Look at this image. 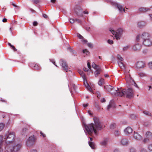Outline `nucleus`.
Returning a JSON list of instances; mask_svg holds the SVG:
<instances>
[{
    "label": "nucleus",
    "mask_w": 152,
    "mask_h": 152,
    "mask_svg": "<svg viewBox=\"0 0 152 152\" xmlns=\"http://www.w3.org/2000/svg\"><path fill=\"white\" fill-rule=\"evenodd\" d=\"M126 82L129 84V85H134L136 87L138 88L137 85L130 76L126 77Z\"/></svg>",
    "instance_id": "1a4fd4ad"
},
{
    "label": "nucleus",
    "mask_w": 152,
    "mask_h": 152,
    "mask_svg": "<svg viewBox=\"0 0 152 152\" xmlns=\"http://www.w3.org/2000/svg\"><path fill=\"white\" fill-rule=\"evenodd\" d=\"M105 100L104 98H103L101 100V102H105Z\"/></svg>",
    "instance_id": "e2e57ef3"
},
{
    "label": "nucleus",
    "mask_w": 152,
    "mask_h": 152,
    "mask_svg": "<svg viewBox=\"0 0 152 152\" xmlns=\"http://www.w3.org/2000/svg\"><path fill=\"white\" fill-rule=\"evenodd\" d=\"M36 137L34 135L30 137L27 140L26 144L28 145L34 144L37 140Z\"/></svg>",
    "instance_id": "6e6552de"
},
{
    "label": "nucleus",
    "mask_w": 152,
    "mask_h": 152,
    "mask_svg": "<svg viewBox=\"0 0 152 152\" xmlns=\"http://www.w3.org/2000/svg\"><path fill=\"white\" fill-rule=\"evenodd\" d=\"M78 72L79 74L84 79L85 78V73L82 71L81 70H78Z\"/></svg>",
    "instance_id": "bb28decb"
},
{
    "label": "nucleus",
    "mask_w": 152,
    "mask_h": 152,
    "mask_svg": "<svg viewBox=\"0 0 152 152\" xmlns=\"http://www.w3.org/2000/svg\"><path fill=\"white\" fill-rule=\"evenodd\" d=\"M42 16L45 18H46L48 17L47 15L43 13L42 14Z\"/></svg>",
    "instance_id": "bf43d9fd"
},
{
    "label": "nucleus",
    "mask_w": 152,
    "mask_h": 152,
    "mask_svg": "<svg viewBox=\"0 0 152 152\" xmlns=\"http://www.w3.org/2000/svg\"><path fill=\"white\" fill-rule=\"evenodd\" d=\"M83 69L85 72H87L88 70V69L87 68H84Z\"/></svg>",
    "instance_id": "69168bd1"
},
{
    "label": "nucleus",
    "mask_w": 152,
    "mask_h": 152,
    "mask_svg": "<svg viewBox=\"0 0 152 152\" xmlns=\"http://www.w3.org/2000/svg\"><path fill=\"white\" fill-rule=\"evenodd\" d=\"M130 152H137L135 149L133 148H131L130 149Z\"/></svg>",
    "instance_id": "09e8293b"
},
{
    "label": "nucleus",
    "mask_w": 152,
    "mask_h": 152,
    "mask_svg": "<svg viewBox=\"0 0 152 152\" xmlns=\"http://www.w3.org/2000/svg\"><path fill=\"white\" fill-rule=\"evenodd\" d=\"M140 75L141 77H143L144 76V74L143 73H140L139 74Z\"/></svg>",
    "instance_id": "338daca9"
},
{
    "label": "nucleus",
    "mask_w": 152,
    "mask_h": 152,
    "mask_svg": "<svg viewBox=\"0 0 152 152\" xmlns=\"http://www.w3.org/2000/svg\"><path fill=\"white\" fill-rule=\"evenodd\" d=\"M120 132L119 131L116 130L114 132V134L116 136H119L120 135Z\"/></svg>",
    "instance_id": "4c0bfd02"
},
{
    "label": "nucleus",
    "mask_w": 152,
    "mask_h": 152,
    "mask_svg": "<svg viewBox=\"0 0 152 152\" xmlns=\"http://www.w3.org/2000/svg\"><path fill=\"white\" fill-rule=\"evenodd\" d=\"M115 92L112 93L117 96H122L125 94H126V97L129 99L132 98L134 96V91L131 88H129L127 90L124 89L122 90H118V91L116 90Z\"/></svg>",
    "instance_id": "f03ea898"
},
{
    "label": "nucleus",
    "mask_w": 152,
    "mask_h": 152,
    "mask_svg": "<svg viewBox=\"0 0 152 152\" xmlns=\"http://www.w3.org/2000/svg\"><path fill=\"white\" fill-rule=\"evenodd\" d=\"M115 5L117 6V8L120 12H121L122 11H124V12H125L124 8H123L122 5L117 3H115Z\"/></svg>",
    "instance_id": "dca6fc26"
},
{
    "label": "nucleus",
    "mask_w": 152,
    "mask_h": 152,
    "mask_svg": "<svg viewBox=\"0 0 152 152\" xmlns=\"http://www.w3.org/2000/svg\"><path fill=\"white\" fill-rule=\"evenodd\" d=\"M75 21V20L74 19L72 18L70 19V22L71 23H74Z\"/></svg>",
    "instance_id": "a18cd8bd"
},
{
    "label": "nucleus",
    "mask_w": 152,
    "mask_h": 152,
    "mask_svg": "<svg viewBox=\"0 0 152 152\" xmlns=\"http://www.w3.org/2000/svg\"><path fill=\"white\" fill-rule=\"evenodd\" d=\"M115 107V105L114 103L112 102H110L109 103V104L108 105L107 110H109L111 108H114Z\"/></svg>",
    "instance_id": "f3484780"
},
{
    "label": "nucleus",
    "mask_w": 152,
    "mask_h": 152,
    "mask_svg": "<svg viewBox=\"0 0 152 152\" xmlns=\"http://www.w3.org/2000/svg\"><path fill=\"white\" fill-rule=\"evenodd\" d=\"M87 45L90 48H92L93 47V45L91 43H87Z\"/></svg>",
    "instance_id": "a19ab883"
},
{
    "label": "nucleus",
    "mask_w": 152,
    "mask_h": 152,
    "mask_svg": "<svg viewBox=\"0 0 152 152\" xmlns=\"http://www.w3.org/2000/svg\"><path fill=\"white\" fill-rule=\"evenodd\" d=\"M107 42L110 44H112L113 43V40L110 39H108V40Z\"/></svg>",
    "instance_id": "49530a36"
},
{
    "label": "nucleus",
    "mask_w": 152,
    "mask_h": 152,
    "mask_svg": "<svg viewBox=\"0 0 152 152\" xmlns=\"http://www.w3.org/2000/svg\"><path fill=\"white\" fill-rule=\"evenodd\" d=\"M142 48L141 45L137 44L134 45L133 47V49L134 50L139 51Z\"/></svg>",
    "instance_id": "4468645a"
},
{
    "label": "nucleus",
    "mask_w": 152,
    "mask_h": 152,
    "mask_svg": "<svg viewBox=\"0 0 152 152\" xmlns=\"http://www.w3.org/2000/svg\"><path fill=\"white\" fill-rule=\"evenodd\" d=\"M34 4H37L39 3L40 1L39 0H30Z\"/></svg>",
    "instance_id": "72a5a7b5"
},
{
    "label": "nucleus",
    "mask_w": 152,
    "mask_h": 152,
    "mask_svg": "<svg viewBox=\"0 0 152 152\" xmlns=\"http://www.w3.org/2000/svg\"><path fill=\"white\" fill-rule=\"evenodd\" d=\"M7 21V19L6 18H4L2 20V21L3 22H6Z\"/></svg>",
    "instance_id": "0e129e2a"
},
{
    "label": "nucleus",
    "mask_w": 152,
    "mask_h": 152,
    "mask_svg": "<svg viewBox=\"0 0 152 152\" xmlns=\"http://www.w3.org/2000/svg\"><path fill=\"white\" fill-rule=\"evenodd\" d=\"M4 124L2 123H0V131H1L4 128Z\"/></svg>",
    "instance_id": "c9c22d12"
},
{
    "label": "nucleus",
    "mask_w": 152,
    "mask_h": 152,
    "mask_svg": "<svg viewBox=\"0 0 152 152\" xmlns=\"http://www.w3.org/2000/svg\"><path fill=\"white\" fill-rule=\"evenodd\" d=\"M132 132V128L130 127H127L124 130V132L126 134H128L131 133Z\"/></svg>",
    "instance_id": "a211bd4d"
},
{
    "label": "nucleus",
    "mask_w": 152,
    "mask_h": 152,
    "mask_svg": "<svg viewBox=\"0 0 152 152\" xmlns=\"http://www.w3.org/2000/svg\"><path fill=\"white\" fill-rule=\"evenodd\" d=\"M83 53H86L87 55L89 53V52L87 50L85 49L83 50Z\"/></svg>",
    "instance_id": "58836bf2"
},
{
    "label": "nucleus",
    "mask_w": 152,
    "mask_h": 152,
    "mask_svg": "<svg viewBox=\"0 0 152 152\" xmlns=\"http://www.w3.org/2000/svg\"><path fill=\"white\" fill-rule=\"evenodd\" d=\"M117 58L119 60L121 61H122L123 60V58L120 55H118L117 56Z\"/></svg>",
    "instance_id": "e433bc0d"
},
{
    "label": "nucleus",
    "mask_w": 152,
    "mask_h": 152,
    "mask_svg": "<svg viewBox=\"0 0 152 152\" xmlns=\"http://www.w3.org/2000/svg\"><path fill=\"white\" fill-rule=\"evenodd\" d=\"M60 61L61 62V66L63 70H64L66 72H67L68 68L66 63L62 59Z\"/></svg>",
    "instance_id": "9b49d317"
},
{
    "label": "nucleus",
    "mask_w": 152,
    "mask_h": 152,
    "mask_svg": "<svg viewBox=\"0 0 152 152\" xmlns=\"http://www.w3.org/2000/svg\"><path fill=\"white\" fill-rule=\"evenodd\" d=\"M84 84L85 85L86 87L92 93H93V92L91 90V88L90 87V86H89V84L87 82H86L85 83V81L84 82Z\"/></svg>",
    "instance_id": "4be33fe9"
},
{
    "label": "nucleus",
    "mask_w": 152,
    "mask_h": 152,
    "mask_svg": "<svg viewBox=\"0 0 152 152\" xmlns=\"http://www.w3.org/2000/svg\"><path fill=\"white\" fill-rule=\"evenodd\" d=\"M129 48V46L127 45L124 47L123 48V50L125 51L127 50Z\"/></svg>",
    "instance_id": "c03bdc74"
},
{
    "label": "nucleus",
    "mask_w": 152,
    "mask_h": 152,
    "mask_svg": "<svg viewBox=\"0 0 152 152\" xmlns=\"http://www.w3.org/2000/svg\"><path fill=\"white\" fill-rule=\"evenodd\" d=\"M143 113L146 115L148 116H151V114L149 112L147 111H143Z\"/></svg>",
    "instance_id": "f704fd0d"
},
{
    "label": "nucleus",
    "mask_w": 152,
    "mask_h": 152,
    "mask_svg": "<svg viewBox=\"0 0 152 152\" xmlns=\"http://www.w3.org/2000/svg\"><path fill=\"white\" fill-rule=\"evenodd\" d=\"M93 120L94 123V124L91 123L88 125H84L86 130L90 135H91L94 132L96 134V130H100L102 128V126L99 118L94 117Z\"/></svg>",
    "instance_id": "f257e3e1"
},
{
    "label": "nucleus",
    "mask_w": 152,
    "mask_h": 152,
    "mask_svg": "<svg viewBox=\"0 0 152 152\" xmlns=\"http://www.w3.org/2000/svg\"><path fill=\"white\" fill-rule=\"evenodd\" d=\"M104 88L107 90V91L108 92H110L112 95L117 96V95L115 94H112V93L113 92H115V90H116L117 91H118V90H120V89H119L118 88H117V89H115L114 87L110 85H106L104 86Z\"/></svg>",
    "instance_id": "0eeeda50"
},
{
    "label": "nucleus",
    "mask_w": 152,
    "mask_h": 152,
    "mask_svg": "<svg viewBox=\"0 0 152 152\" xmlns=\"http://www.w3.org/2000/svg\"><path fill=\"white\" fill-rule=\"evenodd\" d=\"M30 127L29 126H28L27 127V128H24L23 129L22 132H21V134L22 135H24L25 134L26 132L28 130V128Z\"/></svg>",
    "instance_id": "a878e982"
},
{
    "label": "nucleus",
    "mask_w": 152,
    "mask_h": 152,
    "mask_svg": "<svg viewBox=\"0 0 152 152\" xmlns=\"http://www.w3.org/2000/svg\"><path fill=\"white\" fill-rule=\"evenodd\" d=\"M92 66L94 69H99V67L94 62H93L92 64Z\"/></svg>",
    "instance_id": "7c9ffc66"
},
{
    "label": "nucleus",
    "mask_w": 152,
    "mask_h": 152,
    "mask_svg": "<svg viewBox=\"0 0 152 152\" xmlns=\"http://www.w3.org/2000/svg\"><path fill=\"white\" fill-rule=\"evenodd\" d=\"M111 32L113 35H115L116 39L118 40L120 39L123 32L121 28H119L116 31L113 30H110Z\"/></svg>",
    "instance_id": "39448f33"
},
{
    "label": "nucleus",
    "mask_w": 152,
    "mask_h": 152,
    "mask_svg": "<svg viewBox=\"0 0 152 152\" xmlns=\"http://www.w3.org/2000/svg\"><path fill=\"white\" fill-rule=\"evenodd\" d=\"M141 152H147V151L145 149L142 148L141 150Z\"/></svg>",
    "instance_id": "4d7b16f0"
},
{
    "label": "nucleus",
    "mask_w": 152,
    "mask_h": 152,
    "mask_svg": "<svg viewBox=\"0 0 152 152\" xmlns=\"http://www.w3.org/2000/svg\"><path fill=\"white\" fill-rule=\"evenodd\" d=\"M81 41L84 43H86L87 42V41L86 40L84 39H83L81 40Z\"/></svg>",
    "instance_id": "052dcab7"
},
{
    "label": "nucleus",
    "mask_w": 152,
    "mask_h": 152,
    "mask_svg": "<svg viewBox=\"0 0 152 152\" xmlns=\"http://www.w3.org/2000/svg\"><path fill=\"white\" fill-rule=\"evenodd\" d=\"M138 26L139 28H142L144 27L145 25V23L144 21H140L138 23Z\"/></svg>",
    "instance_id": "412c9836"
},
{
    "label": "nucleus",
    "mask_w": 152,
    "mask_h": 152,
    "mask_svg": "<svg viewBox=\"0 0 152 152\" xmlns=\"http://www.w3.org/2000/svg\"><path fill=\"white\" fill-rule=\"evenodd\" d=\"M142 41L143 45L149 47L152 45V42L150 39V38Z\"/></svg>",
    "instance_id": "f8f14e48"
},
{
    "label": "nucleus",
    "mask_w": 152,
    "mask_h": 152,
    "mask_svg": "<svg viewBox=\"0 0 152 152\" xmlns=\"http://www.w3.org/2000/svg\"><path fill=\"white\" fill-rule=\"evenodd\" d=\"M87 65H88V67L90 69H91V65H90V63L89 62H88L87 63Z\"/></svg>",
    "instance_id": "680f3d73"
},
{
    "label": "nucleus",
    "mask_w": 152,
    "mask_h": 152,
    "mask_svg": "<svg viewBox=\"0 0 152 152\" xmlns=\"http://www.w3.org/2000/svg\"><path fill=\"white\" fill-rule=\"evenodd\" d=\"M151 9L150 8H148L145 7H140L139 9V11L141 13H145L150 11Z\"/></svg>",
    "instance_id": "2eb2a0df"
},
{
    "label": "nucleus",
    "mask_w": 152,
    "mask_h": 152,
    "mask_svg": "<svg viewBox=\"0 0 152 152\" xmlns=\"http://www.w3.org/2000/svg\"><path fill=\"white\" fill-rule=\"evenodd\" d=\"M108 141V139L107 138H104L101 142V144L102 145H107Z\"/></svg>",
    "instance_id": "5701e85b"
},
{
    "label": "nucleus",
    "mask_w": 152,
    "mask_h": 152,
    "mask_svg": "<svg viewBox=\"0 0 152 152\" xmlns=\"http://www.w3.org/2000/svg\"><path fill=\"white\" fill-rule=\"evenodd\" d=\"M3 137L1 136H0V145L2 143L3 141Z\"/></svg>",
    "instance_id": "6e6d98bb"
},
{
    "label": "nucleus",
    "mask_w": 152,
    "mask_h": 152,
    "mask_svg": "<svg viewBox=\"0 0 152 152\" xmlns=\"http://www.w3.org/2000/svg\"><path fill=\"white\" fill-rule=\"evenodd\" d=\"M114 126V124H112L110 126V128L111 129H113V127Z\"/></svg>",
    "instance_id": "774afa93"
},
{
    "label": "nucleus",
    "mask_w": 152,
    "mask_h": 152,
    "mask_svg": "<svg viewBox=\"0 0 152 152\" xmlns=\"http://www.w3.org/2000/svg\"><path fill=\"white\" fill-rule=\"evenodd\" d=\"M33 69L35 70H39L40 69V67L37 64H35L33 66Z\"/></svg>",
    "instance_id": "2f4dec72"
},
{
    "label": "nucleus",
    "mask_w": 152,
    "mask_h": 152,
    "mask_svg": "<svg viewBox=\"0 0 152 152\" xmlns=\"http://www.w3.org/2000/svg\"><path fill=\"white\" fill-rule=\"evenodd\" d=\"M97 96L98 98H99L100 97V93L99 91H97Z\"/></svg>",
    "instance_id": "13d9d810"
},
{
    "label": "nucleus",
    "mask_w": 152,
    "mask_h": 152,
    "mask_svg": "<svg viewBox=\"0 0 152 152\" xmlns=\"http://www.w3.org/2000/svg\"><path fill=\"white\" fill-rule=\"evenodd\" d=\"M133 137L134 138L138 140H140L142 138L141 136L137 132H134Z\"/></svg>",
    "instance_id": "6ab92c4d"
},
{
    "label": "nucleus",
    "mask_w": 152,
    "mask_h": 152,
    "mask_svg": "<svg viewBox=\"0 0 152 152\" xmlns=\"http://www.w3.org/2000/svg\"><path fill=\"white\" fill-rule=\"evenodd\" d=\"M50 61H51L55 66H57V65H56L55 64V63L54 61V59H50Z\"/></svg>",
    "instance_id": "de8ad7c7"
},
{
    "label": "nucleus",
    "mask_w": 152,
    "mask_h": 152,
    "mask_svg": "<svg viewBox=\"0 0 152 152\" xmlns=\"http://www.w3.org/2000/svg\"><path fill=\"white\" fill-rule=\"evenodd\" d=\"M104 79L101 78L100 79L98 82V84L100 86L102 85V83L104 82Z\"/></svg>",
    "instance_id": "473e14b6"
},
{
    "label": "nucleus",
    "mask_w": 152,
    "mask_h": 152,
    "mask_svg": "<svg viewBox=\"0 0 152 152\" xmlns=\"http://www.w3.org/2000/svg\"><path fill=\"white\" fill-rule=\"evenodd\" d=\"M136 66L138 69L144 68L145 66V63L142 61H138L136 64Z\"/></svg>",
    "instance_id": "ddd939ff"
},
{
    "label": "nucleus",
    "mask_w": 152,
    "mask_h": 152,
    "mask_svg": "<svg viewBox=\"0 0 152 152\" xmlns=\"http://www.w3.org/2000/svg\"><path fill=\"white\" fill-rule=\"evenodd\" d=\"M150 139H149V138H147V137H146V138L144 140H143V141L145 143L147 142H148L149 140H150Z\"/></svg>",
    "instance_id": "603ef678"
},
{
    "label": "nucleus",
    "mask_w": 152,
    "mask_h": 152,
    "mask_svg": "<svg viewBox=\"0 0 152 152\" xmlns=\"http://www.w3.org/2000/svg\"><path fill=\"white\" fill-rule=\"evenodd\" d=\"M121 143L123 145H126L128 143V142L126 139L122 138L121 142Z\"/></svg>",
    "instance_id": "aec40b11"
},
{
    "label": "nucleus",
    "mask_w": 152,
    "mask_h": 152,
    "mask_svg": "<svg viewBox=\"0 0 152 152\" xmlns=\"http://www.w3.org/2000/svg\"><path fill=\"white\" fill-rule=\"evenodd\" d=\"M88 143L89 146L92 148L94 149L95 148V145L94 142H89Z\"/></svg>",
    "instance_id": "cd10ccee"
},
{
    "label": "nucleus",
    "mask_w": 152,
    "mask_h": 152,
    "mask_svg": "<svg viewBox=\"0 0 152 152\" xmlns=\"http://www.w3.org/2000/svg\"><path fill=\"white\" fill-rule=\"evenodd\" d=\"M77 37L80 39L82 40L83 39V37L79 34H77Z\"/></svg>",
    "instance_id": "ea45409f"
},
{
    "label": "nucleus",
    "mask_w": 152,
    "mask_h": 152,
    "mask_svg": "<svg viewBox=\"0 0 152 152\" xmlns=\"http://www.w3.org/2000/svg\"><path fill=\"white\" fill-rule=\"evenodd\" d=\"M70 51L73 54H75L76 53V52L75 50H73L72 49H70Z\"/></svg>",
    "instance_id": "8fccbe9b"
},
{
    "label": "nucleus",
    "mask_w": 152,
    "mask_h": 152,
    "mask_svg": "<svg viewBox=\"0 0 152 152\" xmlns=\"http://www.w3.org/2000/svg\"><path fill=\"white\" fill-rule=\"evenodd\" d=\"M118 62L119 66L122 69H125L124 65L121 61H118Z\"/></svg>",
    "instance_id": "b1692460"
},
{
    "label": "nucleus",
    "mask_w": 152,
    "mask_h": 152,
    "mask_svg": "<svg viewBox=\"0 0 152 152\" xmlns=\"http://www.w3.org/2000/svg\"><path fill=\"white\" fill-rule=\"evenodd\" d=\"M40 134L41 135V136H42L43 137H46V135L45 134L43 133L42 132H40Z\"/></svg>",
    "instance_id": "5fc2aeb1"
},
{
    "label": "nucleus",
    "mask_w": 152,
    "mask_h": 152,
    "mask_svg": "<svg viewBox=\"0 0 152 152\" xmlns=\"http://www.w3.org/2000/svg\"><path fill=\"white\" fill-rule=\"evenodd\" d=\"M15 134L14 132H8L5 136L6 143L12 142L15 139Z\"/></svg>",
    "instance_id": "7ed1b4c3"
},
{
    "label": "nucleus",
    "mask_w": 152,
    "mask_h": 152,
    "mask_svg": "<svg viewBox=\"0 0 152 152\" xmlns=\"http://www.w3.org/2000/svg\"><path fill=\"white\" fill-rule=\"evenodd\" d=\"M38 24L37 22L36 21H34L33 22V25L34 26H36Z\"/></svg>",
    "instance_id": "3c124183"
},
{
    "label": "nucleus",
    "mask_w": 152,
    "mask_h": 152,
    "mask_svg": "<svg viewBox=\"0 0 152 152\" xmlns=\"http://www.w3.org/2000/svg\"><path fill=\"white\" fill-rule=\"evenodd\" d=\"M75 11L78 16L81 17L83 16V11L80 7H78L76 8L75 10Z\"/></svg>",
    "instance_id": "9d476101"
},
{
    "label": "nucleus",
    "mask_w": 152,
    "mask_h": 152,
    "mask_svg": "<svg viewBox=\"0 0 152 152\" xmlns=\"http://www.w3.org/2000/svg\"><path fill=\"white\" fill-rule=\"evenodd\" d=\"M8 44L9 46L14 50V51H15L17 50V49L15 48V47L14 45H12L9 42L8 43Z\"/></svg>",
    "instance_id": "c756f323"
},
{
    "label": "nucleus",
    "mask_w": 152,
    "mask_h": 152,
    "mask_svg": "<svg viewBox=\"0 0 152 152\" xmlns=\"http://www.w3.org/2000/svg\"><path fill=\"white\" fill-rule=\"evenodd\" d=\"M146 137L150 139L152 138V134L149 132H147L146 133Z\"/></svg>",
    "instance_id": "393cba45"
},
{
    "label": "nucleus",
    "mask_w": 152,
    "mask_h": 152,
    "mask_svg": "<svg viewBox=\"0 0 152 152\" xmlns=\"http://www.w3.org/2000/svg\"><path fill=\"white\" fill-rule=\"evenodd\" d=\"M75 21H76L77 23H81V21L80 19H75Z\"/></svg>",
    "instance_id": "864d4df0"
},
{
    "label": "nucleus",
    "mask_w": 152,
    "mask_h": 152,
    "mask_svg": "<svg viewBox=\"0 0 152 152\" xmlns=\"http://www.w3.org/2000/svg\"><path fill=\"white\" fill-rule=\"evenodd\" d=\"M101 72V70L100 69H97L94 72L95 77H97L98 76V75L100 74Z\"/></svg>",
    "instance_id": "c85d7f7f"
},
{
    "label": "nucleus",
    "mask_w": 152,
    "mask_h": 152,
    "mask_svg": "<svg viewBox=\"0 0 152 152\" xmlns=\"http://www.w3.org/2000/svg\"><path fill=\"white\" fill-rule=\"evenodd\" d=\"M21 146L20 144H18L13 146H7L5 152H17L20 150Z\"/></svg>",
    "instance_id": "20e7f679"
},
{
    "label": "nucleus",
    "mask_w": 152,
    "mask_h": 152,
    "mask_svg": "<svg viewBox=\"0 0 152 152\" xmlns=\"http://www.w3.org/2000/svg\"><path fill=\"white\" fill-rule=\"evenodd\" d=\"M150 36L149 34L147 32H144L142 33L141 35H139L137 37L136 40L137 41H139L140 39H141L142 41L149 38Z\"/></svg>",
    "instance_id": "423d86ee"
},
{
    "label": "nucleus",
    "mask_w": 152,
    "mask_h": 152,
    "mask_svg": "<svg viewBox=\"0 0 152 152\" xmlns=\"http://www.w3.org/2000/svg\"><path fill=\"white\" fill-rule=\"evenodd\" d=\"M148 149L150 151H152V144H150L148 145Z\"/></svg>",
    "instance_id": "37998d69"
},
{
    "label": "nucleus",
    "mask_w": 152,
    "mask_h": 152,
    "mask_svg": "<svg viewBox=\"0 0 152 152\" xmlns=\"http://www.w3.org/2000/svg\"><path fill=\"white\" fill-rule=\"evenodd\" d=\"M149 67L152 69V62H151L148 63Z\"/></svg>",
    "instance_id": "79ce46f5"
}]
</instances>
